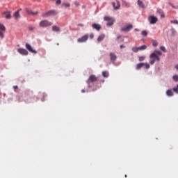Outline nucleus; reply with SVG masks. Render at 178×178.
Returning a JSON list of instances; mask_svg holds the SVG:
<instances>
[{"label": "nucleus", "instance_id": "nucleus-1", "mask_svg": "<svg viewBox=\"0 0 178 178\" xmlns=\"http://www.w3.org/2000/svg\"><path fill=\"white\" fill-rule=\"evenodd\" d=\"M162 56V51L156 50L154 53H152L149 58V63L150 65H154L155 63V60L159 62L161 60V58L159 56Z\"/></svg>", "mask_w": 178, "mask_h": 178}, {"label": "nucleus", "instance_id": "nucleus-2", "mask_svg": "<svg viewBox=\"0 0 178 178\" xmlns=\"http://www.w3.org/2000/svg\"><path fill=\"white\" fill-rule=\"evenodd\" d=\"M5 31H6V28L3 24H0V38L2 39L5 37Z\"/></svg>", "mask_w": 178, "mask_h": 178}, {"label": "nucleus", "instance_id": "nucleus-3", "mask_svg": "<svg viewBox=\"0 0 178 178\" xmlns=\"http://www.w3.org/2000/svg\"><path fill=\"white\" fill-rule=\"evenodd\" d=\"M98 80V78L95 75H90L87 81L88 86L90 83H95Z\"/></svg>", "mask_w": 178, "mask_h": 178}, {"label": "nucleus", "instance_id": "nucleus-4", "mask_svg": "<svg viewBox=\"0 0 178 178\" xmlns=\"http://www.w3.org/2000/svg\"><path fill=\"white\" fill-rule=\"evenodd\" d=\"M104 20L107 22V26H113L115 20L111 17H104Z\"/></svg>", "mask_w": 178, "mask_h": 178}, {"label": "nucleus", "instance_id": "nucleus-5", "mask_svg": "<svg viewBox=\"0 0 178 178\" xmlns=\"http://www.w3.org/2000/svg\"><path fill=\"white\" fill-rule=\"evenodd\" d=\"M56 15H58V13L55 10H49L45 13V16L47 17L56 16Z\"/></svg>", "mask_w": 178, "mask_h": 178}, {"label": "nucleus", "instance_id": "nucleus-6", "mask_svg": "<svg viewBox=\"0 0 178 178\" xmlns=\"http://www.w3.org/2000/svg\"><path fill=\"white\" fill-rule=\"evenodd\" d=\"M17 52L19 54H20V55H23V56H25L29 55V51L26 49L19 48L17 49Z\"/></svg>", "mask_w": 178, "mask_h": 178}, {"label": "nucleus", "instance_id": "nucleus-7", "mask_svg": "<svg viewBox=\"0 0 178 178\" xmlns=\"http://www.w3.org/2000/svg\"><path fill=\"white\" fill-rule=\"evenodd\" d=\"M148 20L151 24H155V23H156V22H158V18L156 17H154V16L151 15L148 17Z\"/></svg>", "mask_w": 178, "mask_h": 178}, {"label": "nucleus", "instance_id": "nucleus-8", "mask_svg": "<svg viewBox=\"0 0 178 178\" xmlns=\"http://www.w3.org/2000/svg\"><path fill=\"white\" fill-rule=\"evenodd\" d=\"M25 47L29 52H31V54H37V51L33 49V47H31V45L29 43H26Z\"/></svg>", "mask_w": 178, "mask_h": 178}, {"label": "nucleus", "instance_id": "nucleus-9", "mask_svg": "<svg viewBox=\"0 0 178 178\" xmlns=\"http://www.w3.org/2000/svg\"><path fill=\"white\" fill-rule=\"evenodd\" d=\"M26 12L31 16H37L38 15V11H33L29 8H26Z\"/></svg>", "mask_w": 178, "mask_h": 178}, {"label": "nucleus", "instance_id": "nucleus-10", "mask_svg": "<svg viewBox=\"0 0 178 178\" xmlns=\"http://www.w3.org/2000/svg\"><path fill=\"white\" fill-rule=\"evenodd\" d=\"M113 6L115 10H118V9H120V2L119 1H115L113 2Z\"/></svg>", "mask_w": 178, "mask_h": 178}, {"label": "nucleus", "instance_id": "nucleus-11", "mask_svg": "<svg viewBox=\"0 0 178 178\" xmlns=\"http://www.w3.org/2000/svg\"><path fill=\"white\" fill-rule=\"evenodd\" d=\"M131 29H133V25L128 24L127 26L122 28L121 31L129 32L130 30H131Z\"/></svg>", "mask_w": 178, "mask_h": 178}, {"label": "nucleus", "instance_id": "nucleus-12", "mask_svg": "<svg viewBox=\"0 0 178 178\" xmlns=\"http://www.w3.org/2000/svg\"><path fill=\"white\" fill-rule=\"evenodd\" d=\"M110 59L111 60V62L113 63H115V62L116 61V59H118V56H116V54H115V53H110Z\"/></svg>", "mask_w": 178, "mask_h": 178}, {"label": "nucleus", "instance_id": "nucleus-13", "mask_svg": "<svg viewBox=\"0 0 178 178\" xmlns=\"http://www.w3.org/2000/svg\"><path fill=\"white\" fill-rule=\"evenodd\" d=\"M88 40V35H85L77 40L78 42H86Z\"/></svg>", "mask_w": 178, "mask_h": 178}, {"label": "nucleus", "instance_id": "nucleus-14", "mask_svg": "<svg viewBox=\"0 0 178 178\" xmlns=\"http://www.w3.org/2000/svg\"><path fill=\"white\" fill-rule=\"evenodd\" d=\"M92 27L97 31H99L101 30V25L99 24H93L92 25Z\"/></svg>", "mask_w": 178, "mask_h": 178}, {"label": "nucleus", "instance_id": "nucleus-15", "mask_svg": "<svg viewBox=\"0 0 178 178\" xmlns=\"http://www.w3.org/2000/svg\"><path fill=\"white\" fill-rule=\"evenodd\" d=\"M52 31H55L56 33L60 32V28L56 25L52 26Z\"/></svg>", "mask_w": 178, "mask_h": 178}, {"label": "nucleus", "instance_id": "nucleus-16", "mask_svg": "<svg viewBox=\"0 0 178 178\" xmlns=\"http://www.w3.org/2000/svg\"><path fill=\"white\" fill-rule=\"evenodd\" d=\"M138 6H140V8H142L143 9H144V8H145V6L144 5V3H143V1L141 0H138Z\"/></svg>", "mask_w": 178, "mask_h": 178}, {"label": "nucleus", "instance_id": "nucleus-17", "mask_svg": "<svg viewBox=\"0 0 178 178\" xmlns=\"http://www.w3.org/2000/svg\"><path fill=\"white\" fill-rule=\"evenodd\" d=\"M144 67V63H140L136 65V70H140L141 67Z\"/></svg>", "mask_w": 178, "mask_h": 178}, {"label": "nucleus", "instance_id": "nucleus-18", "mask_svg": "<svg viewBox=\"0 0 178 178\" xmlns=\"http://www.w3.org/2000/svg\"><path fill=\"white\" fill-rule=\"evenodd\" d=\"M4 17L6 19H10V12H6L3 13Z\"/></svg>", "mask_w": 178, "mask_h": 178}, {"label": "nucleus", "instance_id": "nucleus-19", "mask_svg": "<svg viewBox=\"0 0 178 178\" xmlns=\"http://www.w3.org/2000/svg\"><path fill=\"white\" fill-rule=\"evenodd\" d=\"M104 38H105V35L102 34L100 35L98 38H97V41L98 42H101V41H102L104 40Z\"/></svg>", "mask_w": 178, "mask_h": 178}, {"label": "nucleus", "instance_id": "nucleus-20", "mask_svg": "<svg viewBox=\"0 0 178 178\" xmlns=\"http://www.w3.org/2000/svg\"><path fill=\"white\" fill-rule=\"evenodd\" d=\"M166 95H168V97H173V92L172 91V90H168L166 91Z\"/></svg>", "mask_w": 178, "mask_h": 178}, {"label": "nucleus", "instance_id": "nucleus-21", "mask_svg": "<svg viewBox=\"0 0 178 178\" xmlns=\"http://www.w3.org/2000/svg\"><path fill=\"white\" fill-rule=\"evenodd\" d=\"M14 17L15 19H19V17H20V15L19 14V10L15 12V13H14Z\"/></svg>", "mask_w": 178, "mask_h": 178}, {"label": "nucleus", "instance_id": "nucleus-22", "mask_svg": "<svg viewBox=\"0 0 178 178\" xmlns=\"http://www.w3.org/2000/svg\"><path fill=\"white\" fill-rule=\"evenodd\" d=\"M139 51H144V49H147V45L144 44L138 47Z\"/></svg>", "mask_w": 178, "mask_h": 178}, {"label": "nucleus", "instance_id": "nucleus-23", "mask_svg": "<svg viewBox=\"0 0 178 178\" xmlns=\"http://www.w3.org/2000/svg\"><path fill=\"white\" fill-rule=\"evenodd\" d=\"M102 76H104V77H108L109 73H108V72H106V71H104L102 72Z\"/></svg>", "mask_w": 178, "mask_h": 178}, {"label": "nucleus", "instance_id": "nucleus-24", "mask_svg": "<svg viewBox=\"0 0 178 178\" xmlns=\"http://www.w3.org/2000/svg\"><path fill=\"white\" fill-rule=\"evenodd\" d=\"M141 34L143 35V37H147L148 35V32H147V31H143Z\"/></svg>", "mask_w": 178, "mask_h": 178}, {"label": "nucleus", "instance_id": "nucleus-25", "mask_svg": "<svg viewBox=\"0 0 178 178\" xmlns=\"http://www.w3.org/2000/svg\"><path fill=\"white\" fill-rule=\"evenodd\" d=\"M62 6H65V8H70V3H63L62 4Z\"/></svg>", "mask_w": 178, "mask_h": 178}, {"label": "nucleus", "instance_id": "nucleus-26", "mask_svg": "<svg viewBox=\"0 0 178 178\" xmlns=\"http://www.w3.org/2000/svg\"><path fill=\"white\" fill-rule=\"evenodd\" d=\"M153 47H158V42L156 40H152Z\"/></svg>", "mask_w": 178, "mask_h": 178}, {"label": "nucleus", "instance_id": "nucleus-27", "mask_svg": "<svg viewBox=\"0 0 178 178\" xmlns=\"http://www.w3.org/2000/svg\"><path fill=\"white\" fill-rule=\"evenodd\" d=\"M40 27H45V21L44 20L40 22Z\"/></svg>", "mask_w": 178, "mask_h": 178}, {"label": "nucleus", "instance_id": "nucleus-28", "mask_svg": "<svg viewBox=\"0 0 178 178\" xmlns=\"http://www.w3.org/2000/svg\"><path fill=\"white\" fill-rule=\"evenodd\" d=\"M48 26H52V22L49 21H45V26L47 27Z\"/></svg>", "mask_w": 178, "mask_h": 178}, {"label": "nucleus", "instance_id": "nucleus-29", "mask_svg": "<svg viewBox=\"0 0 178 178\" xmlns=\"http://www.w3.org/2000/svg\"><path fill=\"white\" fill-rule=\"evenodd\" d=\"M145 59V56H139L138 60L139 62H143V60H144Z\"/></svg>", "mask_w": 178, "mask_h": 178}, {"label": "nucleus", "instance_id": "nucleus-30", "mask_svg": "<svg viewBox=\"0 0 178 178\" xmlns=\"http://www.w3.org/2000/svg\"><path fill=\"white\" fill-rule=\"evenodd\" d=\"M133 52H137L138 51H140L139 47H133L132 48Z\"/></svg>", "mask_w": 178, "mask_h": 178}, {"label": "nucleus", "instance_id": "nucleus-31", "mask_svg": "<svg viewBox=\"0 0 178 178\" xmlns=\"http://www.w3.org/2000/svg\"><path fill=\"white\" fill-rule=\"evenodd\" d=\"M143 66L144 67H145L146 69H149L150 66H149V64L145 63H143Z\"/></svg>", "mask_w": 178, "mask_h": 178}, {"label": "nucleus", "instance_id": "nucleus-32", "mask_svg": "<svg viewBox=\"0 0 178 178\" xmlns=\"http://www.w3.org/2000/svg\"><path fill=\"white\" fill-rule=\"evenodd\" d=\"M173 80L174 81H178V75H174Z\"/></svg>", "mask_w": 178, "mask_h": 178}, {"label": "nucleus", "instance_id": "nucleus-33", "mask_svg": "<svg viewBox=\"0 0 178 178\" xmlns=\"http://www.w3.org/2000/svg\"><path fill=\"white\" fill-rule=\"evenodd\" d=\"M160 49H161V51H163V52H166V48H165V47H163V46H161V47H160Z\"/></svg>", "mask_w": 178, "mask_h": 178}, {"label": "nucleus", "instance_id": "nucleus-34", "mask_svg": "<svg viewBox=\"0 0 178 178\" xmlns=\"http://www.w3.org/2000/svg\"><path fill=\"white\" fill-rule=\"evenodd\" d=\"M173 91H175V92L178 94V85L177 86L176 88H173Z\"/></svg>", "mask_w": 178, "mask_h": 178}, {"label": "nucleus", "instance_id": "nucleus-35", "mask_svg": "<svg viewBox=\"0 0 178 178\" xmlns=\"http://www.w3.org/2000/svg\"><path fill=\"white\" fill-rule=\"evenodd\" d=\"M62 3V0H56V5H60Z\"/></svg>", "mask_w": 178, "mask_h": 178}, {"label": "nucleus", "instance_id": "nucleus-36", "mask_svg": "<svg viewBox=\"0 0 178 178\" xmlns=\"http://www.w3.org/2000/svg\"><path fill=\"white\" fill-rule=\"evenodd\" d=\"M170 23H173L174 24H178V21L177 20H171Z\"/></svg>", "mask_w": 178, "mask_h": 178}, {"label": "nucleus", "instance_id": "nucleus-37", "mask_svg": "<svg viewBox=\"0 0 178 178\" xmlns=\"http://www.w3.org/2000/svg\"><path fill=\"white\" fill-rule=\"evenodd\" d=\"M120 48H121V49H123V48H126V46H124V45H123V44H121V45L120 46Z\"/></svg>", "mask_w": 178, "mask_h": 178}, {"label": "nucleus", "instance_id": "nucleus-38", "mask_svg": "<svg viewBox=\"0 0 178 178\" xmlns=\"http://www.w3.org/2000/svg\"><path fill=\"white\" fill-rule=\"evenodd\" d=\"M33 29H34V27L30 26V27L29 28V30L30 31H33Z\"/></svg>", "mask_w": 178, "mask_h": 178}, {"label": "nucleus", "instance_id": "nucleus-39", "mask_svg": "<svg viewBox=\"0 0 178 178\" xmlns=\"http://www.w3.org/2000/svg\"><path fill=\"white\" fill-rule=\"evenodd\" d=\"M90 38H91V39L94 38V34H90Z\"/></svg>", "mask_w": 178, "mask_h": 178}, {"label": "nucleus", "instance_id": "nucleus-40", "mask_svg": "<svg viewBox=\"0 0 178 178\" xmlns=\"http://www.w3.org/2000/svg\"><path fill=\"white\" fill-rule=\"evenodd\" d=\"M124 4H125V6H127V8H129V6H130V5L127 3H124Z\"/></svg>", "mask_w": 178, "mask_h": 178}, {"label": "nucleus", "instance_id": "nucleus-41", "mask_svg": "<svg viewBox=\"0 0 178 178\" xmlns=\"http://www.w3.org/2000/svg\"><path fill=\"white\" fill-rule=\"evenodd\" d=\"M120 38H122V35H118V36L117 37V40H119Z\"/></svg>", "mask_w": 178, "mask_h": 178}, {"label": "nucleus", "instance_id": "nucleus-42", "mask_svg": "<svg viewBox=\"0 0 178 178\" xmlns=\"http://www.w3.org/2000/svg\"><path fill=\"white\" fill-rule=\"evenodd\" d=\"M13 88H14L15 90L17 89V86H13Z\"/></svg>", "mask_w": 178, "mask_h": 178}, {"label": "nucleus", "instance_id": "nucleus-43", "mask_svg": "<svg viewBox=\"0 0 178 178\" xmlns=\"http://www.w3.org/2000/svg\"><path fill=\"white\" fill-rule=\"evenodd\" d=\"M175 69L177 70H178V65H175Z\"/></svg>", "mask_w": 178, "mask_h": 178}, {"label": "nucleus", "instance_id": "nucleus-44", "mask_svg": "<svg viewBox=\"0 0 178 178\" xmlns=\"http://www.w3.org/2000/svg\"><path fill=\"white\" fill-rule=\"evenodd\" d=\"M161 17H165V14H161Z\"/></svg>", "mask_w": 178, "mask_h": 178}, {"label": "nucleus", "instance_id": "nucleus-45", "mask_svg": "<svg viewBox=\"0 0 178 178\" xmlns=\"http://www.w3.org/2000/svg\"><path fill=\"white\" fill-rule=\"evenodd\" d=\"M81 92H86V90H85L84 89H83V90H81Z\"/></svg>", "mask_w": 178, "mask_h": 178}, {"label": "nucleus", "instance_id": "nucleus-46", "mask_svg": "<svg viewBox=\"0 0 178 178\" xmlns=\"http://www.w3.org/2000/svg\"><path fill=\"white\" fill-rule=\"evenodd\" d=\"M79 26H81V27H83V24H79Z\"/></svg>", "mask_w": 178, "mask_h": 178}, {"label": "nucleus", "instance_id": "nucleus-47", "mask_svg": "<svg viewBox=\"0 0 178 178\" xmlns=\"http://www.w3.org/2000/svg\"><path fill=\"white\" fill-rule=\"evenodd\" d=\"M75 5L78 6V5H79V3H75Z\"/></svg>", "mask_w": 178, "mask_h": 178}, {"label": "nucleus", "instance_id": "nucleus-48", "mask_svg": "<svg viewBox=\"0 0 178 178\" xmlns=\"http://www.w3.org/2000/svg\"><path fill=\"white\" fill-rule=\"evenodd\" d=\"M135 31H138V29H136Z\"/></svg>", "mask_w": 178, "mask_h": 178}]
</instances>
